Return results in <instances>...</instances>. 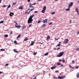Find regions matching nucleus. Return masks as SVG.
Returning a JSON list of instances; mask_svg holds the SVG:
<instances>
[{"label": "nucleus", "mask_w": 79, "mask_h": 79, "mask_svg": "<svg viewBox=\"0 0 79 79\" xmlns=\"http://www.w3.org/2000/svg\"><path fill=\"white\" fill-rule=\"evenodd\" d=\"M17 41H15L14 44H17Z\"/></svg>", "instance_id": "nucleus-38"}, {"label": "nucleus", "mask_w": 79, "mask_h": 79, "mask_svg": "<svg viewBox=\"0 0 79 79\" xmlns=\"http://www.w3.org/2000/svg\"><path fill=\"white\" fill-rule=\"evenodd\" d=\"M66 11H69L70 10V7H68V8L66 9Z\"/></svg>", "instance_id": "nucleus-19"}, {"label": "nucleus", "mask_w": 79, "mask_h": 79, "mask_svg": "<svg viewBox=\"0 0 79 79\" xmlns=\"http://www.w3.org/2000/svg\"><path fill=\"white\" fill-rule=\"evenodd\" d=\"M35 3H34L33 4H32V5H35Z\"/></svg>", "instance_id": "nucleus-48"}, {"label": "nucleus", "mask_w": 79, "mask_h": 79, "mask_svg": "<svg viewBox=\"0 0 79 79\" xmlns=\"http://www.w3.org/2000/svg\"><path fill=\"white\" fill-rule=\"evenodd\" d=\"M20 37H21V35H18V36L17 37V39H18V38H19Z\"/></svg>", "instance_id": "nucleus-31"}, {"label": "nucleus", "mask_w": 79, "mask_h": 79, "mask_svg": "<svg viewBox=\"0 0 79 79\" xmlns=\"http://www.w3.org/2000/svg\"><path fill=\"white\" fill-rule=\"evenodd\" d=\"M34 43H35V42L32 41L31 43L30 44V45L31 46L32 45H34Z\"/></svg>", "instance_id": "nucleus-13"}, {"label": "nucleus", "mask_w": 79, "mask_h": 79, "mask_svg": "<svg viewBox=\"0 0 79 79\" xmlns=\"http://www.w3.org/2000/svg\"><path fill=\"white\" fill-rule=\"evenodd\" d=\"M60 66L61 67H63V66H64L63 65V64H60Z\"/></svg>", "instance_id": "nucleus-33"}, {"label": "nucleus", "mask_w": 79, "mask_h": 79, "mask_svg": "<svg viewBox=\"0 0 79 79\" xmlns=\"http://www.w3.org/2000/svg\"><path fill=\"white\" fill-rule=\"evenodd\" d=\"M28 10H30V9H28L27 10H26V11L25 13V14H27V13L28 15H29V13H31V11H32L33 10V9H31V10H30L29 11V12H28Z\"/></svg>", "instance_id": "nucleus-2"}, {"label": "nucleus", "mask_w": 79, "mask_h": 79, "mask_svg": "<svg viewBox=\"0 0 79 79\" xmlns=\"http://www.w3.org/2000/svg\"><path fill=\"white\" fill-rule=\"evenodd\" d=\"M69 68H71L72 69H73L74 68H73V67H72V66H71V65H69Z\"/></svg>", "instance_id": "nucleus-28"}, {"label": "nucleus", "mask_w": 79, "mask_h": 79, "mask_svg": "<svg viewBox=\"0 0 79 79\" xmlns=\"http://www.w3.org/2000/svg\"><path fill=\"white\" fill-rule=\"evenodd\" d=\"M32 4L30 3L29 6V7L30 8H34V6H32Z\"/></svg>", "instance_id": "nucleus-9"}, {"label": "nucleus", "mask_w": 79, "mask_h": 79, "mask_svg": "<svg viewBox=\"0 0 79 79\" xmlns=\"http://www.w3.org/2000/svg\"><path fill=\"white\" fill-rule=\"evenodd\" d=\"M14 51L16 53H18V51H17L16 50V49H14Z\"/></svg>", "instance_id": "nucleus-18"}, {"label": "nucleus", "mask_w": 79, "mask_h": 79, "mask_svg": "<svg viewBox=\"0 0 79 79\" xmlns=\"http://www.w3.org/2000/svg\"><path fill=\"white\" fill-rule=\"evenodd\" d=\"M36 54H37V52H33L34 55H36Z\"/></svg>", "instance_id": "nucleus-34"}, {"label": "nucleus", "mask_w": 79, "mask_h": 79, "mask_svg": "<svg viewBox=\"0 0 79 79\" xmlns=\"http://www.w3.org/2000/svg\"><path fill=\"white\" fill-rule=\"evenodd\" d=\"M55 73H58V70L56 71Z\"/></svg>", "instance_id": "nucleus-49"}, {"label": "nucleus", "mask_w": 79, "mask_h": 79, "mask_svg": "<svg viewBox=\"0 0 79 79\" xmlns=\"http://www.w3.org/2000/svg\"><path fill=\"white\" fill-rule=\"evenodd\" d=\"M77 13H78V15H79V11L78 12H77Z\"/></svg>", "instance_id": "nucleus-62"}, {"label": "nucleus", "mask_w": 79, "mask_h": 79, "mask_svg": "<svg viewBox=\"0 0 79 79\" xmlns=\"http://www.w3.org/2000/svg\"><path fill=\"white\" fill-rule=\"evenodd\" d=\"M73 2H71L70 3L69 5V8H71V6H73Z\"/></svg>", "instance_id": "nucleus-4"}, {"label": "nucleus", "mask_w": 79, "mask_h": 79, "mask_svg": "<svg viewBox=\"0 0 79 79\" xmlns=\"http://www.w3.org/2000/svg\"><path fill=\"white\" fill-rule=\"evenodd\" d=\"M79 50V48H77V49H75L76 50Z\"/></svg>", "instance_id": "nucleus-37"}, {"label": "nucleus", "mask_w": 79, "mask_h": 79, "mask_svg": "<svg viewBox=\"0 0 79 79\" xmlns=\"http://www.w3.org/2000/svg\"><path fill=\"white\" fill-rule=\"evenodd\" d=\"M59 61L61 62V60L60 59V60H59Z\"/></svg>", "instance_id": "nucleus-57"}, {"label": "nucleus", "mask_w": 79, "mask_h": 79, "mask_svg": "<svg viewBox=\"0 0 79 79\" xmlns=\"http://www.w3.org/2000/svg\"><path fill=\"white\" fill-rule=\"evenodd\" d=\"M28 39L27 38H26L24 39V41H26L27 40H28Z\"/></svg>", "instance_id": "nucleus-17"}, {"label": "nucleus", "mask_w": 79, "mask_h": 79, "mask_svg": "<svg viewBox=\"0 0 79 79\" xmlns=\"http://www.w3.org/2000/svg\"><path fill=\"white\" fill-rule=\"evenodd\" d=\"M72 21L71 20H70L69 21V23H71Z\"/></svg>", "instance_id": "nucleus-45"}, {"label": "nucleus", "mask_w": 79, "mask_h": 79, "mask_svg": "<svg viewBox=\"0 0 79 79\" xmlns=\"http://www.w3.org/2000/svg\"><path fill=\"white\" fill-rule=\"evenodd\" d=\"M48 55V52H47L46 53H45L44 54V55H45V56H47V55Z\"/></svg>", "instance_id": "nucleus-27"}, {"label": "nucleus", "mask_w": 79, "mask_h": 79, "mask_svg": "<svg viewBox=\"0 0 79 79\" xmlns=\"http://www.w3.org/2000/svg\"><path fill=\"white\" fill-rule=\"evenodd\" d=\"M5 66H8V64H5Z\"/></svg>", "instance_id": "nucleus-39"}, {"label": "nucleus", "mask_w": 79, "mask_h": 79, "mask_svg": "<svg viewBox=\"0 0 79 79\" xmlns=\"http://www.w3.org/2000/svg\"><path fill=\"white\" fill-rule=\"evenodd\" d=\"M43 10L46 11V6H44V7L43 8Z\"/></svg>", "instance_id": "nucleus-21"}, {"label": "nucleus", "mask_w": 79, "mask_h": 79, "mask_svg": "<svg viewBox=\"0 0 79 79\" xmlns=\"http://www.w3.org/2000/svg\"><path fill=\"white\" fill-rule=\"evenodd\" d=\"M37 23H40V20H39L38 21Z\"/></svg>", "instance_id": "nucleus-46"}, {"label": "nucleus", "mask_w": 79, "mask_h": 79, "mask_svg": "<svg viewBox=\"0 0 79 79\" xmlns=\"http://www.w3.org/2000/svg\"><path fill=\"white\" fill-rule=\"evenodd\" d=\"M32 26V24H31L30 25H29V27H31V26Z\"/></svg>", "instance_id": "nucleus-53"}, {"label": "nucleus", "mask_w": 79, "mask_h": 79, "mask_svg": "<svg viewBox=\"0 0 79 79\" xmlns=\"http://www.w3.org/2000/svg\"><path fill=\"white\" fill-rule=\"evenodd\" d=\"M21 64H20V63H19V66H20V65H21Z\"/></svg>", "instance_id": "nucleus-60"}, {"label": "nucleus", "mask_w": 79, "mask_h": 79, "mask_svg": "<svg viewBox=\"0 0 79 79\" xmlns=\"http://www.w3.org/2000/svg\"><path fill=\"white\" fill-rule=\"evenodd\" d=\"M57 50H60V48H58Z\"/></svg>", "instance_id": "nucleus-56"}, {"label": "nucleus", "mask_w": 79, "mask_h": 79, "mask_svg": "<svg viewBox=\"0 0 79 79\" xmlns=\"http://www.w3.org/2000/svg\"><path fill=\"white\" fill-rule=\"evenodd\" d=\"M22 68V67L20 66H19L18 69H21Z\"/></svg>", "instance_id": "nucleus-25"}, {"label": "nucleus", "mask_w": 79, "mask_h": 79, "mask_svg": "<svg viewBox=\"0 0 79 79\" xmlns=\"http://www.w3.org/2000/svg\"><path fill=\"white\" fill-rule=\"evenodd\" d=\"M34 13H38V11H35L34 12Z\"/></svg>", "instance_id": "nucleus-42"}, {"label": "nucleus", "mask_w": 79, "mask_h": 79, "mask_svg": "<svg viewBox=\"0 0 79 79\" xmlns=\"http://www.w3.org/2000/svg\"><path fill=\"white\" fill-rule=\"evenodd\" d=\"M19 9H20L21 10H22V9H23V6H21L19 7Z\"/></svg>", "instance_id": "nucleus-14"}, {"label": "nucleus", "mask_w": 79, "mask_h": 79, "mask_svg": "<svg viewBox=\"0 0 79 79\" xmlns=\"http://www.w3.org/2000/svg\"><path fill=\"white\" fill-rule=\"evenodd\" d=\"M63 63H65V60H63L62 61Z\"/></svg>", "instance_id": "nucleus-41"}, {"label": "nucleus", "mask_w": 79, "mask_h": 79, "mask_svg": "<svg viewBox=\"0 0 79 79\" xmlns=\"http://www.w3.org/2000/svg\"><path fill=\"white\" fill-rule=\"evenodd\" d=\"M47 21H48V19H45L42 21L43 23H47Z\"/></svg>", "instance_id": "nucleus-8"}, {"label": "nucleus", "mask_w": 79, "mask_h": 79, "mask_svg": "<svg viewBox=\"0 0 79 79\" xmlns=\"http://www.w3.org/2000/svg\"><path fill=\"white\" fill-rule=\"evenodd\" d=\"M76 76L77 78H79V73H78L76 75Z\"/></svg>", "instance_id": "nucleus-16"}, {"label": "nucleus", "mask_w": 79, "mask_h": 79, "mask_svg": "<svg viewBox=\"0 0 79 79\" xmlns=\"http://www.w3.org/2000/svg\"><path fill=\"white\" fill-rule=\"evenodd\" d=\"M27 2H30V0H28Z\"/></svg>", "instance_id": "nucleus-58"}, {"label": "nucleus", "mask_w": 79, "mask_h": 79, "mask_svg": "<svg viewBox=\"0 0 79 79\" xmlns=\"http://www.w3.org/2000/svg\"><path fill=\"white\" fill-rule=\"evenodd\" d=\"M63 55H64V52H61L59 53V54L57 56V57H61V56H62Z\"/></svg>", "instance_id": "nucleus-3"}, {"label": "nucleus", "mask_w": 79, "mask_h": 79, "mask_svg": "<svg viewBox=\"0 0 79 79\" xmlns=\"http://www.w3.org/2000/svg\"><path fill=\"white\" fill-rule=\"evenodd\" d=\"M35 78H36V77H35L34 78H33L32 79H35Z\"/></svg>", "instance_id": "nucleus-63"}, {"label": "nucleus", "mask_w": 79, "mask_h": 79, "mask_svg": "<svg viewBox=\"0 0 79 79\" xmlns=\"http://www.w3.org/2000/svg\"><path fill=\"white\" fill-rule=\"evenodd\" d=\"M6 6H7L4 5L3 6V7H6Z\"/></svg>", "instance_id": "nucleus-52"}, {"label": "nucleus", "mask_w": 79, "mask_h": 79, "mask_svg": "<svg viewBox=\"0 0 79 79\" xmlns=\"http://www.w3.org/2000/svg\"><path fill=\"white\" fill-rule=\"evenodd\" d=\"M72 63H74V60H73L72 61Z\"/></svg>", "instance_id": "nucleus-61"}, {"label": "nucleus", "mask_w": 79, "mask_h": 79, "mask_svg": "<svg viewBox=\"0 0 79 79\" xmlns=\"http://www.w3.org/2000/svg\"><path fill=\"white\" fill-rule=\"evenodd\" d=\"M39 44H43V43H40V42H39Z\"/></svg>", "instance_id": "nucleus-59"}, {"label": "nucleus", "mask_w": 79, "mask_h": 79, "mask_svg": "<svg viewBox=\"0 0 79 79\" xmlns=\"http://www.w3.org/2000/svg\"><path fill=\"white\" fill-rule=\"evenodd\" d=\"M25 28H26L25 26H22V30H24V29H25Z\"/></svg>", "instance_id": "nucleus-15"}, {"label": "nucleus", "mask_w": 79, "mask_h": 79, "mask_svg": "<svg viewBox=\"0 0 79 79\" xmlns=\"http://www.w3.org/2000/svg\"><path fill=\"white\" fill-rule=\"evenodd\" d=\"M78 68H79V67H78V66H77L76 67V69H78Z\"/></svg>", "instance_id": "nucleus-47"}, {"label": "nucleus", "mask_w": 79, "mask_h": 79, "mask_svg": "<svg viewBox=\"0 0 79 79\" xmlns=\"http://www.w3.org/2000/svg\"><path fill=\"white\" fill-rule=\"evenodd\" d=\"M68 40L67 39L66 40H64V43L65 44H67L68 43Z\"/></svg>", "instance_id": "nucleus-10"}, {"label": "nucleus", "mask_w": 79, "mask_h": 79, "mask_svg": "<svg viewBox=\"0 0 79 79\" xmlns=\"http://www.w3.org/2000/svg\"><path fill=\"white\" fill-rule=\"evenodd\" d=\"M14 15V13L12 12H10V16H12L13 15Z\"/></svg>", "instance_id": "nucleus-12"}, {"label": "nucleus", "mask_w": 79, "mask_h": 79, "mask_svg": "<svg viewBox=\"0 0 79 79\" xmlns=\"http://www.w3.org/2000/svg\"><path fill=\"white\" fill-rule=\"evenodd\" d=\"M42 26H43V27H45V24H44Z\"/></svg>", "instance_id": "nucleus-40"}, {"label": "nucleus", "mask_w": 79, "mask_h": 79, "mask_svg": "<svg viewBox=\"0 0 79 79\" xmlns=\"http://www.w3.org/2000/svg\"><path fill=\"white\" fill-rule=\"evenodd\" d=\"M10 7H11V5H8L7 6V8H10Z\"/></svg>", "instance_id": "nucleus-30"}, {"label": "nucleus", "mask_w": 79, "mask_h": 79, "mask_svg": "<svg viewBox=\"0 0 79 79\" xmlns=\"http://www.w3.org/2000/svg\"><path fill=\"white\" fill-rule=\"evenodd\" d=\"M14 23H15V24H17L16 23V21H14Z\"/></svg>", "instance_id": "nucleus-50"}, {"label": "nucleus", "mask_w": 79, "mask_h": 79, "mask_svg": "<svg viewBox=\"0 0 79 79\" xmlns=\"http://www.w3.org/2000/svg\"><path fill=\"white\" fill-rule=\"evenodd\" d=\"M0 74H3V72L0 71Z\"/></svg>", "instance_id": "nucleus-54"}, {"label": "nucleus", "mask_w": 79, "mask_h": 79, "mask_svg": "<svg viewBox=\"0 0 79 79\" xmlns=\"http://www.w3.org/2000/svg\"><path fill=\"white\" fill-rule=\"evenodd\" d=\"M10 34H13V31H11L10 33Z\"/></svg>", "instance_id": "nucleus-51"}, {"label": "nucleus", "mask_w": 79, "mask_h": 79, "mask_svg": "<svg viewBox=\"0 0 79 79\" xmlns=\"http://www.w3.org/2000/svg\"><path fill=\"white\" fill-rule=\"evenodd\" d=\"M4 23V21H1L0 22V24H1V23Z\"/></svg>", "instance_id": "nucleus-29"}, {"label": "nucleus", "mask_w": 79, "mask_h": 79, "mask_svg": "<svg viewBox=\"0 0 79 79\" xmlns=\"http://www.w3.org/2000/svg\"><path fill=\"white\" fill-rule=\"evenodd\" d=\"M56 67H57L56 65H54L53 66V67H51V69H56Z\"/></svg>", "instance_id": "nucleus-7"}, {"label": "nucleus", "mask_w": 79, "mask_h": 79, "mask_svg": "<svg viewBox=\"0 0 79 79\" xmlns=\"http://www.w3.org/2000/svg\"><path fill=\"white\" fill-rule=\"evenodd\" d=\"M54 79H57V78H58V77H54Z\"/></svg>", "instance_id": "nucleus-55"}, {"label": "nucleus", "mask_w": 79, "mask_h": 79, "mask_svg": "<svg viewBox=\"0 0 79 79\" xmlns=\"http://www.w3.org/2000/svg\"><path fill=\"white\" fill-rule=\"evenodd\" d=\"M51 24H52V23H49V25H51Z\"/></svg>", "instance_id": "nucleus-44"}, {"label": "nucleus", "mask_w": 79, "mask_h": 79, "mask_svg": "<svg viewBox=\"0 0 79 79\" xmlns=\"http://www.w3.org/2000/svg\"><path fill=\"white\" fill-rule=\"evenodd\" d=\"M76 10L77 12H79V9H78V8H76Z\"/></svg>", "instance_id": "nucleus-22"}, {"label": "nucleus", "mask_w": 79, "mask_h": 79, "mask_svg": "<svg viewBox=\"0 0 79 79\" xmlns=\"http://www.w3.org/2000/svg\"><path fill=\"white\" fill-rule=\"evenodd\" d=\"M1 51H5V49H0Z\"/></svg>", "instance_id": "nucleus-32"}, {"label": "nucleus", "mask_w": 79, "mask_h": 79, "mask_svg": "<svg viewBox=\"0 0 79 79\" xmlns=\"http://www.w3.org/2000/svg\"><path fill=\"white\" fill-rule=\"evenodd\" d=\"M41 12H42V13H45V10H43L41 11Z\"/></svg>", "instance_id": "nucleus-23"}, {"label": "nucleus", "mask_w": 79, "mask_h": 79, "mask_svg": "<svg viewBox=\"0 0 79 79\" xmlns=\"http://www.w3.org/2000/svg\"><path fill=\"white\" fill-rule=\"evenodd\" d=\"M34 17V15H32L31 16H30L28 20V24H29L30 23H32V22L33 21V20L32 19V18L33 17Z\"/></svg>", "instance_id": "nucleus-1"}, {"label": "nucleus", "mask_w": 79, "mask_h": 79, "mask_svg": "<svg viewBox=\"0 0 79 79\" xmlns=\"http://www.w3.org/2000/svg\"><path fill=\"white\" fill-rule=\"evenodd\" d=\"M59 44H61V42H59Z\"/></svg>", "instance_id": "nucleus-64"}, {"label": "nucleus", "mask_w": 79, "mask_h": 79, "mask_svg": "<svg viewBox=\"0 0 79 79\" xmlns=\"http://www.w3.org/2000/svg\"><path fill=\"white\" fill-rule=\"evenodd\" d=\"M4 36L5 37H8V35H4Z\"/></svg>", "instance_id": "nucleus-24"}, {"label": "nucleus", "mask_w": 79, "mask_h": 79, "mask_svg": "<svg viewBox=\"0 0 79 79\" xmlns=\"http://www.w3.org/2000/svg\"><path fill=\"white\" fill-rule=\"evenodd\" d=\"M57 64L58 65V66H60V65L61 64L60 63V62H58Z\"/></svg>", "instance_id": "nucleus-26"}, {"label": "nucleus", "mask_w": 79, "mask_h": 79, "mask_svg": "<svg viewBox=\"0 0 79 79\" xmlns=\"http://www.w3.org/2000/svg\"><path fill=\"white\" fill-rule=\"evenodd\" d=\"M58 39H60V38H58L57 39H56V38H55L56 40H58Z\"/></svg>", "instance_id": "nucleus-43"}, {"label": "nucleus", "mask_w": 79, "mask_h": 79, "mask_svg": "<svg viewBox=\"0 0 79 79\" xmlns=\"http://www.w3.org/2000/svg\"><path fill=\"white\" fill-rule=\"evenodd\" d=\"M64 77H65V76H64V75L62 77H61L60 76H59L58 77V78L59 79H64Z\"/></svg>", "instance_id": "nucleus-6"}, {"label": "nucleus", "mask_w": 79, "mask_h": 79, "mask_svg": "<svg viewBox=\"0 0 79 79\" xmlns=\"http://www.w3.org/2000/svg\"><path fill=\"white\" fill-rule=\"evenodd\" d=\"M15 26L17 28H20L21 27V26L18 25L17 23L15 24Z\"/></svg>", "instance_id": "nucleus-5"}, {"label": "nucleus", "mask_w": 79, "mask_h": 79, "mask_svg": "<svg viewBox=\"0 0 79 79\" xmlns=\"http://www.w3.org/2000/svg\"><path fill=\"white\" fill-rule=\"evenodd\" d=\"M60 45H61V44H58L57 45V46H58V47H60Z\"/></svg>", "instance_id": "nucleus-35"}, {"label": "nucleus", "mask_w": 79, "mask_h": 79, "mask_svg": "<svg viewBox=\"0 0 79 79\" xmlns=\"http://www.w3.org/2000/svg\"><path fill=\"white\" fill-rule=\"evenodd\" d=\"M50 39V37L49 36H48L47 37V38H46V39H47V40H49V39Z\"/></svg>", "instance_id": "nucleus-11"}, {"label": "nucleus", "mask_w": 79, "mask_h": 79, "mask_svg": "<svg viewBox=\"0 0 79 79\" xmlns=\"http://www.w3.org/2000/svg\"><path fill=\"white\" fill-rule=\"evenodd\" d=\"M55 12H52L51 13V14L52 15H54V14H55Z\"/></svg>", "instance_id": "nucleus-36"}, {"label": "nucleus", "mask_w": 79, "mask_h": 79, "mask_svg": "<svg viewBox=\"0 0 79 79\" xmlns=\"http://www.w3.org/2000/svg\"><path fill=\"white\" fill-rule=\"evenodd\" d=\"M17 3V2H14L13 3V5H16V4Z\"/></svg>", "instance_id": "nucleus-20"}]
</instances>
